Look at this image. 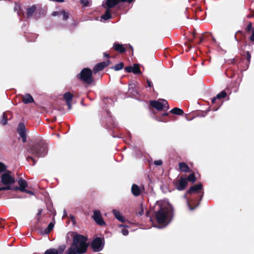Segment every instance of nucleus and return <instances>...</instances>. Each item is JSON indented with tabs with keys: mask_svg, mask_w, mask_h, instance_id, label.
<instances>
[{
	"mask_svg": "<svg viewBox=\"0 0 254 254\" xmlns=\"http://www.w3.org/2000/svg\"><path fill=\"white\" fill-rule=\"evenodd\" d=\"M104 56L107 58H109L110 57L109 55L106 53H104Z\"/></svg>",
	"mask_w": 254,
	"mask_h": 254,
	"instance_id": "nucleus-49",
	"label": "nucleus"
},
{
	"mask_svg": "<svg viewBox=\"0 0 254 254\" xmlns=\"http://www.w3.org/2000/svg\"><path fill=\"white\" fill-rule=\"evenodd\" d=\"M134 1V0H126V1H127L128 3H131V2Z\"/></svg>",
	"mask_w": 254,
	"mask_h": 254,
	"instance_id": "nucleus-51",
	"label": "nucleus"
},
{
	"mask_svg": "<svg viewBox=\"0 0 254 254\" xmlns=\"http://www.w3.org/2000/svg\"><path fill=\"white\" fill-rule=\"evenodd\" d=\"M187 180L186 178H182L178 183H176L175 186L176 189L178 190H184L187 185Z\"/></svg>",
	"mask_w": 254,
	"mask_h": 254,
	"instance_id": "nucleus-12",
	"label": "nucleus"
},
{
	"mask_svg": "<svg viewBox=\"0 0 254 254\" xmlns=\"http://www.w3.org/2000/svg\"><path fill=\"white\" fill-rule=\"evenodd\" d=\"M126 1V0H107L106 1V5L107 8L110 9L120 2H125Z\"/></svg>",
	"mask_w": 254,
	"mask_h": 254,
	"instance_id": "nucleus-15",
	"label": "nucleus"
},
{
	"mask_svg": "<svg viewBox=\"0 0 254 254\" xmlns=\"http://www.w3.org/2000/svg\"><path fill=\"white\" fill-rule=\"evenodd\" d=\"M60 14V12H53V13H52V15L53 16H57V15H59Z\"/></svg>",
	"mask_w": 254,
	"mask_h": 254,
	"instance_id": "nucleus-45",
	"label": "nucleus"
},
{
	"mask_svg": "<svg viewBox=\"0 0 254 254\" xmlns=\"http://www.w3.org/2000/svg\"><path fill=\"white\" fill-rule=\"evenodd\" d=\"M80 2L84 6H88L89 5V1L88 0H80Z\"/></svg>",
	"mask_w": 254,
	"mask_h": 254,
	"instance_id": "nucleus-36",
	"label": "nucleus"
},
{
	"mask_svg": "<svg viewBox=\"0 0 254 254\" xmlns=\"http://www.w3.org/2000/svg\"><path fill=\"white\" fill-rule=\"evenodd\" d=\"M57 136H58V137H59V136H60V135H59V134H57Z\"/></svg>",
	"mask_w": 254,
	"mask_h": 254,
	"instance_id": "nucleus-54",
	"label": "nucleus"
},
{
	"mask_svg": "<svg viewBox=\"0 0 254 254\" xmlns=\"http://www.w3.org/2000/svg\"><path fill=\"white\" fill-rule=\"evenodd\" d=\"M70 219H71V220L74 223H75V217L74 216H73L72 215H71L70 216Z\"/></svg>",
	"mask_w": 254,
	"mask_h": 254,
	"instance_id": "nucleus-47",
	"label": "nucleus"
},
{
	"mask_svg": "<svg viewBox=\"0 0 254 254\" xmlns=\"http://www.w3.org/2000/svg\"><path fill=\"white\" fill-rule=\"evenodd\" d=\"M42 210L41 209H40L38 210V215H40L42 213Z\"/></svg>",
	"mask_w": 254,
	"mask_h": 254,
	"instance_id": "nucleus-50",
	"label": "nucleus"
},
{
	"mask_svg": "<svg viewBox=\"0 0 254 254\" xmlns=\"http://www.w3.org/2000/svg\"><path fill=\"white\" fill-rule=\"evenodd\" d=\"M187 192L186 193V194L184 195V197L185 199H186L187 204L190 209V210H193L198 205L199 203H197L195 205L194 207H192V205L194 204L195 201L193 200L192 198H190V199L187 196Z\"/></svg>",
	"mask_w": 254,
	"mask_h": 254,
	"instance_id": "nucleus-14",
	"label": "nucleus"
},
{
	"mask_svg": "<svg viewBox=\"0 0 254 254\" xmlns=\"http://www.w3.org/2000/svg\"><path fill=\"white\" fill-rule=\"evenodd\" d=\"M78 76L82 81L87 84H91L93 81L92 70L88 68L83 69Z\"/></svg>",
	"mask_w": 254,
	"mask_h": 254,
	"instance_id": "nucleus-6",
	"label": "nucleus"
},
{
	"mask_svg": "<svg viewBox=\"0 0 254 254\" xmlns=\"http://www.w3.org/2000/svg\"><path fill=\"white\" fill-rule=\"evenodd\" d=\"M26 128L23 123H20L17 127V132L20 136L22 138V141L25 142L26 141Z\"/></svg>",
	"mask_w": 254,
	"mask_h": 254,
	"instance_id": "nucleus-9",
	"label": "nucleus"
},
{
	"mask_svg": "<svg viewBox=\"0 0 254 254\" xmlns=\"http://www.w3.org/2000/svg\"><path fill=\"white\" fill-rule=\"evenodd\" d=\"M170 113L177 115H182L184 114V111L182 109L176 107L172 109L170 111Z\"/></svg>",
	"mask_w": 254,
	"mask_h": 254,
	"instance_id": "nucleus-25",
	"label": "nucleus"
},
{
	"mask_svg": "<svg viewBox=\"0 0 254 254\" xmlns=\"http://www.w3.org/2000/svg\"><path fill=\"white\" fill-rule=\"evenodd\" d=\"M226 96V92L224 91H222L221 92L218 93L215 97H214L212 99V103H215V101L216 100V99H220L225 97Z\"/></svg>",
	"mask_w": 254,
	"mask_h": 254,
	"instance_id": "nucleus-23",
	"label": "nucleus"
},
{
	"mask_svg": "<svg viewBox=\"0 0 254 254\" xmlns=\"http://www.w3.org/2000/svg\"><path fill=\"white\" fill-rule=\"evenodd\" d=\"M202 39H201V40H200V42H202Z\"/></svg>",
	"mask_w": 254,
	"mask_h": 254,
	"instance_id": "nucleus-56",
	"label": "nucleus"
},
{
	"mask_svg": "<svg viewBox=\"0 0 254 254\" xmlns=\"http://www.w3.org/2000/svg\"><path fill=\"white\" fill-rule=\"evenodd\" d=\"M27 152L34 157L38 158L43 157L46 155L47 149L45 146L40 147L34 146L32 148L28 149Z\"/></svg>",
	"mask_w": 254,
	"mask_h": 254,
	"instance_id": "nucleus-5",
	"label": "nucleus"
},
{
	"mask_svg": "<svg viewBox=\"0 0 254 254\" xmlns=\"http://www.w3.org/2000/svg\"><path fill=\"white\" fill-rule=\"evenodd\" d=\"M115 50L120 53H124L126 51L125 48L121 44L115 43L113 46Z\"/></svg>",
	"mask_w": 254,
	"mask_h": 254,
	"instance_id": "nucleus-21",
	"label": "nucleus"
},
{
	"mask_svg": "<svg viewBox=\"0 0 254 254\" xmlns=\"http://www.w3.org/2000/svg\"><path fill=\"white\" fill-rule=\"evenodd\" d=\"M250 39L251 41H254V27L252 30V34L251 36L250 37Z\"/></svg>",
	"mask_w": 254,
	"mask_h": 254,
	"instance_id": "nucleus-41",
	"label": "nucleus"
},
{
	"mask_svg": "<svg viewBox=\"0 0 254 254\" xmlns=\"http://www.w3.org/2000/svg\"><path fill=\"white\" fill-rule=\"evenodd\" d=\"M59 251L56 249H50L45 251V254H58Z\"/></svg>",
	"mask_w": 254,
	"mask_h": 254,
	"instance_id": "nucleus-28",
	"label": "nucleus"
},
{
	"mask_svg": "<svg viewBox=\"0 0 254 254\" xmlns=\"http://www.w3.org/2000/svg\"><path fill=\"white\" fill-rule=\"evenodd\" d=\"M66 103L68 106V110H70L71 109V102H66Z\"/></svg>",
	"mask_w": 254,
	"mask_h": 254,
	"instance_id": "nucleus-44",
	"label": "nucleus"
},
{
	"mask_svg": "<svg viewBox=\"0 0 254 254\" xmlns=\"http://www.w3.org/2000/svg\"><path fill=\"white\" fill-rule=\"evenodd\" d=\"M6 169V166L3 163L0 162V173L7 171Z\"/></svg>",
	"mask_w": 254,
	"mask_h": 254,
	"instance_id": "nucleus-33",
	"label": "nucleus"
},
{
	"mask_svg": "<svg viewBox=\"0 0 254 254\" xmlns=\"http://www.w3.org/2000/svg\"><path fill=\"white\" fill-rule=\"evenodd\" d=\"M110 63V61L109 60H107L105 62H103L97 64L93 67V71L94 73H97V72L102 70L105 67L107 66Z\"/></svg>",
	"mask_w": 254,
	"mask_h": 254,
	"instance_id": "nucleus-11",
	"label": "nucleus"
},
{
	"mask_svg": "<svg viewBox=\"0 0 254 254\" xmlns=\"http://www.w3.org/2000/svg\"><path fill=\"white\" fill-rule=\"evenodd\" d=\"M92 218L98 225L102 226L105 224L99 210L94 211Z\"/></svg>",
	"mask_w": 254,
	"mask_h": 254,
	"instance_id": "nucleus-10",
	"label": "nucleus"
},
{
	"mask_svg": "<svg viewBox=\"0 0 254 254\" xmlns=\"http://www.w3.org/2000/svg\"><path fill=\"white\" fill-rule=\"evenodd\" d=\"M202 188V185L201 184L195 185L190 188L187 191L188 193L192 194L193 193L197 194V196L200 195V193H201V190ZM202 197V194H200V198Z\"/></svg>",
	"mask_w": 254,
	"mask_h": 254,
	"instance_id": "nucleus-8",
	"label": "nucleus"
},
{
	"mask_svg": "<svg viewBox=\"0 0 254 254\" xmlns=\"http://www.w3.org/2000/svg\"><path fill=\"white\" fill-rule=\"evenodd\" d=\"M158 210L156 213V218L158 224H162V228L166 226L171 221L173 217V209L171 205L166 201H159L156 204Z\"/></svg>",
	"mask_w": 254,
	"mask_h": 254,
	"instance_id": "nucleus-1",
	"label": "nucleus"
},
{
	"mask_svg": "<svg viewBox=\"0 0 254 254\" xmlns=\"http://www.w3.org/2000/svg\"><path fill=\"white\" fill-rule=\"evenodd\" d=\"M29 159H31L33 161V165H34L35 164L34 159L32 157L29 156V157H27V159L28 160Z\"/></svg>",
	"mask_w": 254,
	"mask_h": 254,
	"instance_id": "nucleus-46",
	"label": "nucleus"
},
{
	"mask_svg": "<svg viewBox=\"0 0 254 254\" xmlns=\"http://www.w3.org/2000/svg\"><path fill=\"white\" fill-rule=\"evenodd\" d=\"M132 72L134 74H140L141 73L138 64H135L132 67Z\"/></svg>",
	"mask_w": 254,
	"mask_h": 254,
	"instance_id": "nucleus-27",
	"label": "nucleus"
},
{
	"mask_svg": "<svg viewBox=\"0 0 254 254\" xmlns=\"http://www.w3.org/2000/svg\"><path fill=\"white\" fill-rule=\"evenodd\" d=\"M147 85H148V87H152V83L151 81H150L149 80L147 79Z\"/></svg>",
	"mask_w": 254,
	"mask_h": 254,
	"instance_id": "nucleus-43",
	"label": "nucleus"
},
{
	"mask_svg": "<svg viewBox=\"0 0 254 254\" xmlns=\"http://www.w3.org/2000/svg\"><path fill=\"white\" fill-rule=\"evenodd\" d=\"M65 245H63V246H61L60 248H59V251L61 253H63L64 250H65Z\"/></svg>",
	"mask_w": 254,
	"mask_h": 254,
	"instance_id": "nucleus-40",
	"label": "nucleus"
},
{
	"mask_svg": "<svg viewBox=\"0 0 254 254\" xmlns=\"http://www.w3.org/2000/svg\"><path fill=\"white\" fill-rule=\"evenodd\" d=\"M131 192L134 195L138 196L140 194L141 190L137 185L133 184L131 187Z\"/></svg>",
	"mask_w": 254,
	"mask_h": 254,
	"instance_id": "nucleus-19",
	"label": "nucleus"
},
{
	"mask_svg": "<svg viewBox=\"0 0 254 254\" xmlns=\"http://www.w3.org/2000/svg\"><path fill=\"white\" fill-rule=\"evenodd\" d=\"M169 115V113H164L162 115V116H168Z\"/></svg>",
	"mask_w": 254,
	"mask_h": 254,
	"instance_id": "nucleus-52",
	"label": "nucleus"
},
{
	"mask_svg": "<svg viewBox=\"0 0 254 254\" xmlns=\"http://www.w3.org/2000/svg\"><path fill=\"white\" fill-rule=\"evenodd\" d=\"M36 9V6L35 5H33L30 7L28 8L27 9V11H26V17L27 18L31 17L33 15V13H34Z\"/></svg>",
	"mask_w": 254,
	"mask_h": 254,
	"instance_id": "nucleus-20",
	"label": "nucleus"
},
{
	"mask_svg": "<svg viewBox=\"0 0 254 254\" xmlns=\"http://www.w3.org/2000/svg\"><path fill=\"white\" fill-rule=\"evenodd\" d=\"M22 101L24 104H28L34 102V99L32 96L27 94L23 96Z\"/></svg>",
	"mask_w": 254,
	"mask_h": 254,
	"instance_id": "nucleus-16",
	"label": "nucleus"
},
{
	"mask_svg": "<svg viewBox=\"0 0 254 254\" xmlns=\"http://www.w3.org/2000/svg\"><path fill=\"white\" fill-rule=\"evenodd\" d=\"M111 18L110 9L107 8L105 13L101 16V18L104 20H107Z\"/></svg>",
	"mask_w": 254,
	"mask_h": 254,
	"instance_id": "nucleus-22",
	"label": "nucleus"
},
{
	"mask_svg": "<svg viewBox=\"0 0 254 254\" xmlns=\"http://www.w3.org/2000/svg\"><path fill=\"white\" fill-rule=\"evenodd\" d=\"M91 247L94 252H98L101 251L104 248V242L101 238H96L91 242Z\"/></svg>",
	"mask_w": 254,
	"mask_h": 254,
	"instance_id": "nucleus-7",
	"label": "nucleus"
},
{
	"mask_svg": "<svg viewBox=\"0 0 254 254\" xmlns=\"http://www.w3.org/2000/svg\"><path fill=\"white\" fill-rule=\"evenodd\" d=\"M130 86H131V87L132 88V85H129V90H130Z\"/></svg>",
	"mask_w": 254,
	"mask_h": 254,
	"instance_id": "nucleus-53",
	"label": "nucleus"
},
{
	"mask_svg": "<svg viewBox=\"0 0 254 254\" xmlns=\"http://www.w3.org/2000/svg\"><path fill=\"white\" fill-rule=\"evenodd\" d=\"M54 224L53 222H51L48 226V227L45 229L44 232H41V234H48L53 229Z\"/></svg>",
	"mask_w": 254,
	"mask_h": 254,
	"instance_id": "nucleus-26",
	"label": "nucleus"
},
{
	"mask_svg": "<svg viewBox=\"0 0 254 254\" xmlns=\"http://www.w3.org/2000/svg\"><path fill=\"white\" fill-rule=\"evenodd\" d=\"M158 121H162L161 120H158Z\"/></svg>",
	"mask_w": 254,
	"mask_h": 254,
	"instance_id": "nucleus-55",
	"label": "nucleus"
},
{
	"mask_svg": "<svg viewBox=\"0 0 254 254\" xmlns=\"http://www.w3.org/2000/svg\"><path fill=\"white\" fill-rule=\"evenodd\" d=\"M60 14L63 15V18L64 20H66L68 18V13L64 11H62L61 12H60Z\"/></svg>",
	"mask_w": 254,
	"mask_h": 254,
	"instance_id": "nucleus-35",
	"label": "nucleus"
},
{
	"mask_svg": "<svg viewBox=\"0 0 254 254\" xmlns=\"http://www.w3.org/2000/svg\"><path fill=\"white\" fill-rule=\"evenodd\" d=\"M15 182L12 173L7 171L0 177V191L12 190L11 186Z\"/></svg>",
	"mask_w": 254,
	"mask_h": 254,
	"instance_id": "nucleus-3",
	"label": "nucleus"
},
{
	"mask_svg": "<svg viewBox=\"0 0 254 254\" xmlns=\"http://www.w3.org/2000/svg\"><path fill=\"white\" fill-rule=\"evenodd\" d=\"M18 184L19 187H16L15 189L18 190L21 192L25 191L26 188L28 186L27 182L22 178H19L18 180Z\"/></svg>",
	"mask_w": 254,
	"mask_h": 254,
	"instance_id": "nucleus-13",
	"label": "nucleus"
},
{
	"mask_svg": "<svg viewBox=\"0 0 254 254\" xmlns=\"http://www.w3.org/2000/svg\"><path fill=\"white\" fill-rule=\"evenodd\" d=\"M112 212L114 214L115 217L120 222H123L125 221L124 217L121 215L120 212L115 209L112 210Z\"/></svg>",
	"mask_w": 254,
	"mask_h": 254,
	"instance_id": "nucleus-18",
	"label": "nucleus"
},
{
	"mask_svg": "<svg viewBox=\"0 0 254 254\" xmlns=\"http://www.w3.org/2000/svg\"><path fill=\"white\" fill-rule=\"evenodd\" d=\"M150 105L157 110L167 111L169 109L168 102L163 99L150 101Z\"/></svg>",
	"mask_w": 254,
	"mask_h": 254,
	"instance_id": "nucleus-4",
	"label": "nucleus"
},
{
	"mask_svg": "<svg viewBox=\"0 0 254 254\" xmlns=\"http://www.w3.org/2000/svg\"><path fill=\"white\" fill-rule=\"evenodd\" d=\"M251 28H252V23H250L248 25V27H247L248 30H251Z\"/></svg>",
	"mask_w": 254,
	"mask_h": 254,
	"instance_id": "nucleus-48",
	"label": "nucleus"
},
{
	"mask_svg": "<svg viewBox=\"0 0 254 254\" xmlns=\"http://www.w3.org/2000/svg\"><path fill=\"white\" fill-rule=\"evenodd\" d=\"M251 54L249 52H247V56H246V59L247 60L250 62V60H251Z\"/></svg>",
	"mask_w": 254,
	"mask_h": 254,
	"instance_id": "nucleus-39",
	"label": "nucleus"
},
{
	"mask_svg": "<svg viewBox=\"0 0 254 254\" xmlns=\"http://www.w3.org/2000/svg\"><path fill=\"white\" fill-rule=\"evenodd\" d=\"M179 169L181 171L187 173L190 171V168L188 165L185 162H181L179 164Z\"/></svg>",
	"mask_w": 254,
	"mask_h": 254,
	"instance_id": "nucleus-17",
	"label": "nucleus"
},
{
	"mask_svg": "<svg viewBox=\"0 0 254 254\" xmlns=\"http://www.w3.org/2000/svg\"><path fill=\"white\" fill-rule=\"evenodd\" d=\"M23 192H26L28 194H29L30 195H34V193L31 190H25V191H24Z\"/></svg>",
	"mask_w": 254,
	"mask_h": 254,
	"instance_id": "nucleus-42",
	"label": "nucleus"
},
{
	"mask_svg": "<svg viewBox=\"0 0 254 254\" xmlns=\"http://www.w3.org/2000/svg\"><path fill=\"white\" fill-rule=\"evenodd\" d=\"M143 214V207L142 204H141L138 210L136 212L138 216H141Z\"/></svg>",
	"mask_w": 254,
	"mask_h": 254,
	"instance_id": "nucleus-32",
	"label": "nucleus"
},
{
	"mask_svg": "<svg viewBox=\"0 0 254 254\" xmlns=\"http://www.w3.org/2000/svg\"><path fill=\"white\" fill-rule=\"evenodd\" d=\"M73 97V95L69 92H66L64 95V98L66 102H71Z\"/></svg>",
	"mask_w": 254,
	"mask_h": 254,
	"instance_id": "nucleus-24",
	"label": "nucleus"
},
{
	"mask_svg": "<svg viewBox=\"0 0 254 254\" xmlns=\"http://www.w3.org/2000/svg\"><path fill=\"white\" fill-rule=\"evenodd\" d=\"M187 182L189 181L191 182L192 183H193L195 181V177L193 174H190L187 179Z\"/></svg>",
	"mask_w": 254,
	"mask_h": 254,
	"instance_id": "nucleus-31",
	"label": "nucleus"
},
{
	"mask_svg": "<svg viewBox=\"0 0 254 254\" xmlns=\"http://www.w3.org/2000/svg\"><path fill=\"white\" fill-rule=\"evenodd\" d=\"M162 161L160 160H156L154 161V164L157 166L161 165H162Z\"/></svg>",
	"mask_w": 254,
	"mask_h": 254,
	"instance_id": "nucleus-38",
	"label": "nucleus"
},
{
	"mask_svg": "<svg viewBox=\"0 0 254 254\" xmlns=\"http://www.w3.org/2000/svg\"><path fill=\"white\" fill-rule=\"evenodd\" d=\"M7 122V115L6 113H3L2 115V119L1 121V123L2 125H5Z\"/></svg>",
	"mask_w": 254,
	"mask_h": 254,
	"instance_id": "nucleus-30",
	"label": "nucleus"
},
{
	"mask_svg": "<svg viewBox=\"0 0 254 254\" xmlns=\"http://www.w3.org/2000/svg\"><path fill=\"white\" fill-rule=\"evenodd\" d=\"M120 227H123V229L121 230V233L124 236H127L128 234V231L127 229V228L125 227L122 225H120Z\"/></svg>",
	"mask_w": 254,
	"mask_h": 254,
	"instance_id": "nucleus-34",
	"label": "nucleus"
},
{
	"mask_svg": "<svg viewBox=\"0 0 254 254\" xmlns=\"http://www.w3.org/2000/svg\"><path fill=\"white\" fill-rule=\"evenodd\" d=\"M125 69L127 72H132L133 71L132 66H127Z\"/></svg>",
	"mask_w": 254,
	"mask_h": 254,
	"instance_id": "nucleus-37",
	"label": "nucleus"
},
{
	"mask_svg": "<svg viewBox=\"0 0 254 254\" xmlns=\"http://www.w3.org/2000/svg\"><path fill=\"white\" fill-rule=\"evenodd\" d=\"M124 67V64L123 63H120L118 64H116L114 67H112V68L114 69L116 71L120 70L122 69Z\"/></svg>",
	"mask_w": 254,
	"mask_h": 254,
	"instance_id": "nucleus-29",
	"label": "nucleus"
},
{
	"mask_svg": "<svg viewBox=\"0 0 254 254\" xmlns=\"http://www.w3.org/2000/svg\"><path fill=\"white\" fill-rule=\"evenodd\" d=\"M72 243L65 254H82L87 252V238L76 233H73Z\"/></svg>",
	"mask_w": 254,
	"mask_h": 254,
	"instance_id": "nucleus-2",
	"label": "nucleus"
}]
</instances>
